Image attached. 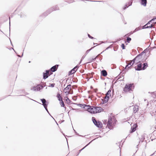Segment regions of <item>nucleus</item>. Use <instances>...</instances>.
Masks as SVG:
<instances>
[{"mask_svg": "<svg viewBox=\"0 0 156 156\" xmlns=\"http://www.w3.org/2000/svg\"><path fill=\"white\" fill-rule=\"evenodd\" d=\"M134 87L133 83L127 84L125 86L123 89V90L124 91L126 92H129L132 90V89Z\"/></svg>", "mask_w": 156, "mask_h": 156, "instance_id": "nucleus-1", "label": "nucleus"}, {"mask_svg": "<svg viewBox=\"0 0 156 156\" xmlns=\"http://www.w3.org/2000/svg\"><path fill=\"white\" fill-rule=\"evenodd\" d=\"M141 58L142 55L141 54L138 55L133 60V62L132 63V65H133L135 62L136 63L140 62L142 61Z\"/></svg>", "mask_w": 156, "mask_h": 156, "instance_id": "nucleus-2", "label": "nucleus"}, {"mask_svg": "<svg viewBox=\"0 0 156 156\" xmlns=\"http://www.w3.org/2000/svg\"><path fill=\"white\" fill-rule=\"evenodd\" d=\"M107 125L108 128L110 129H112L115 125L114 123L113 122L112 118L111 117L108 119Z\"/></svg>", "mask_w": 156, "mask_h": 156, "instance_id": "nucleus-3", "label": "nucleus"}, {"mask_svg": "<svg viewBox=\"0 0 156 156\" xmlns=\"http://www.w3.org/2000/svg\"><path fill=\"white\" fill-rule=\"evenodd\" d=\"M43 87V86L42 85H38L36 86H35L31 88V90L34 91H40Z\"/></svg>", "mask_w": 156, "mask_h": 156, "instance_id": "nucleus-4", "label": "nucleus"}, {"mask_svg": "<svg viewBox=\"0 0 156 156\" xmlns=\"http://www.w3.org/2000/svg\"><path fill=\"white\" fill-rule=\"evenodd\" d=\"M92 120L94 125L98 128H101L102 126V123L101 122H97L95 119V118L93 117Z\"/></svg>", "mask_w": 156, "mask_h": 156, "instance_id": "nucleus-5", "label": "nucleus"}, {"mask_svg": "<svg viewBox=\"0 0 156 156\" xmlns=\"http://www.w3.org/2000/svg\"><path fill=\"white\" fill-rule=\"evenodd\" d=\"M51 74H52V73L51 72H50V70H47L46 71V73H43L44 79H46L48 77V75H50Z\"/></svg>", "mask_w": 156, "mask_h": 156, "instance_id": "nucleus-6", "label": "nucleus"}, {"mask_svg": "<svg viewBox=\"0 0 156 156\" xmlns=\"http://www.w3.org/2000/svg\"><path fill=\"white\" fill-rule=\"evenodd\" d=\"M142 64L141 63L138 64L137 66L135 67V69L136 70H142Z\"/></svg>", "mask_w": 156, "mask_h": 156, "instance_id": "nucleus-7", "label": "nucleus"}, {"mask_svg": "<svg viewBox=\"0 0 156 156\" xmlns=\"http://www.w3.org/2000/svg\"><path fill=\"white\" fill-rule=\"evenodd\" d=\"M41 101L43 103L42 105L44 106V107L46 108L47 107L48 102L46 101V100L44 99H41Z\"/></svg>", "mask_w": 156, "mask_h": 156, "instance_id": "nucleus-8", "label": "nucleus"}, {"mask_svg": "<svg viewBox=\"0 0 156 156\" xmlns=\"http://www.w3.org/2000/svg\"><path fill=\"white\" fill-rule=\"evenodd\" d=\"M95 107L90 108V109H89V112L91 113L95 114L97 113V112H96Z\"/></svg>", "mask_w": 156, "mask_h": 156, "instance_id": "nucleus-9", "label": "nucleus"}, {"mask_svg": "<svg viewBox=\"0 0 156 156\" xmlns=\"http://www.w3.org/2000/svg\"><path fill=\"white\" fill-rule=\"evenodd\" d=\"M58 65H56L53 66H52L51 68V71L52 72H54L55 71L58 67Z\"/></svg>", "mask_w": 156, "mask_h": 156, "instance_id": "nucleus-10", "label": "nucleus"}, {"mask_svg": "<svg viewBox=\"0 0 156 156\" xmlns=\"http://www.w3.org/2000/svg\"><path fill=\"white\" fill-rule=\"evenodd\" d=\"M78 68L77 66H75L74 68H73L72 70L70 71V74H72L75 73L77 70V69Z\"/></svg>", "mask_w": 156, "mask_h": 156, "instance_id": "nucleus-11", "label": "nucleus"}, {"mask_svg": "<svg viewBox=\"0 0 156 156\" xmlns=\"http://www.w3.org/2000/svg\"><path fill=\"white\" fill-rule=\"evenodd\" d=\"M132 1L131 0L128 3L126 4L125 5V7H124L123 8L124 9H125L126 8L128 7V6H130L132 5Z\"/></svg>", "mask_w": 156, "mask_h": 156, "instance_id": "nucleus-12", "label": "nucleus"}, {"mask_svg": "<svg viewBox=\"0 0 156 156\" xmlns=\"http://www.w3.org/2000/svg\"><path fill=\"white\" fill-rule=\"evenodd\" d=\"M83 108L84 109H85L86 110H87L89 112V109H90V105H87L85 104L83 105Z\"/></svg>", "mask_w": 156, "mask_h": 156, "instance_id": "nucleus-13", "label": "nucleus"}, {"mask_svg": "<svg viewBox=\"0 0 156 156\" xmlns=\"http://www.w3.org/2000/svg\"><path fill=\"white\" fill-rule=\"evenodd\" d=\"M71 85L69 84L66 87L64 90V91H69L71 89Z\"/></svg>", "mask_w": 156, "mask_h": 156, "instance_id": "nucleus-14", "label": "nucleus"}, {"mask_svg": "<svg viewBox=\"0 0 156 156\" xmlns=\"http://www.w3.org/2000/svg\"><path fill=\"white\" fill-rule=\"evenodd\" d=\"M101 74L102 76H105L107 75V73L106 71L105 70H102L101 71Z\"/></svg>", "mask_w": 156, "mask_h": 156, "instance_id": "nucleus-15", "label": "nucleus"}, {"mask_svg": "<svg viewBox=\"0 0 156 156\" xmlns=\"http://www.w3.org/2000/svg\"><path fill=\"white\" fill-rule=\"evenodd\" d=\"M96 112H97V113L98 112H101L102 110V109L101 108L97 107H95Z\"/></svg>", "mask_w": 156, "mask_h": 156, "instance_id": "nucleus-16", "label": "nucleus"}, {"mask_svg": "<svg viewBox=\"0 0 156 156\" xmlns=\"http://www.w3.org/2000/svg\"><path fill=\"white\" fill-rule=\"evenodd\" d=\"M151 22L154 23H156V18L154 19H153L150 21H149L148 22V24H150Z\"/></svg>", "mask_w": 156, "mask_h": 156, "instance_id": "nucleus-17", "label": "nucleus"}, {"mask_svg": "<svg viewBox=\"0 0 156 156\" xmlns=\"http://www.w3.org/2000/svg\"><path fill=\"white\" fill-rule=\"evenodd\" d=\"M153 25L152 24H151L150 26H147L145 24V25L143 27V29H146L147 28H150L153 27Z\"/></svg>", "mask_w": 156, "mask_h": 156, "instance_id": "nucleus-18", "label": "nucleus"}, {"mask_svg": "<svg viewBox=\"0 0 156 156\" xmlns=\"http://www.w3.org/2000/svg\"><path fill=\"white\" fill-rule=\"evenodd\" d=\"M138 109L139 108L138 106H135L133 108V112L134 113H136L137 112V111L138 110Z\"/></svg>", "mask_w": 156, "mask_h": 156, "instance_id": "nucleus-19", "label": "nucleus"}, {"mask_svg": "<svg viewBox=\"0 0 156 156\" xmlns=\"http://www.w3.org/2000/svg\"><path fill=\"white\" fill-rule=\"evenodd\" d=\"M111 90H109L107 93L106 96H107L108 97H110L111 96Z\"/></svg>", "mask_w": 156, "mask_h": 156, "instance_id": "nucleus-20", "label": "nucleus"}, {"mask_svg": "<svg viewBox=\"0 0 156 156\" xmlns=\"http://www.w3.org/2000/svg\"><path fill=\"white\" fill-rule=\"evenodd\" d=\"M141 4L144 6H145L147 3L146 0H142L141 2Z\"/></svg>", "mask_w": 156, "mask_h": 156, "instance_id": "nucleus-21", "label": "nucleus"}, {"mask_svg": "<svg viewBox=\"0 0 156 156\" xmlns=\"http://www.w3.org/2000/svg\"><path fill=\"white\" fill-rule=\"evenodd\" d=\"M136 130V126L134 127H132L131 128L130 132L131 133H133Z\"/></svg>", "mask_w": 156, "mask_h": 156, "instance_id": "nucleus-22", "label": "nucleus"}, {"mask_svg": "<svg viewBox=\"0 0 156 156\" xmlns=\"http://www.w3.org/2000/svg\"><path fill=\"white\" fill-rule=\"evenodd\" d=\"M147 66L148 65L147 63H144L143 64V66L142 67V70H144L147 67Z\"/></svg>", "mask_w": 156, "mask_h": 156, "instance_id": "nucleus-23", "label": "nucleus"}, {"mask_svg": "<svg viewBox=\"0 0 156 156\" xmlns=\"http://www.w3.org/2000/svg\"><path fill=\"white\" fill-rule=\"evenodd\" d=\"M109 98V97H108L107 96H106L104 100L103 101V102L104 103H106L107 102Z\"/></svg>", "mask_w": 156, "mask_h": 156, "instance_id": "nucleus-24", "label": "nucleus"}, {"mask_svg": "<svg viewBox=\"0 0 156 156\" xmlns=\"http://www.w3.org/2000/svg\"><path fill=\"white\" fill-rule=\"evenodd\" d=\"M133 60L131 61V62L129 63L127 65H126V66L125 68H126L129 65H131V66H132L133 65H132V63H133Z\"/></svg>", "mask_w": 156, "mask_h": 156, "instance_id": "nucleus-25", "label": "nucleus"}, {"mask_svg": "<svg viewBox=\"0 0 156 156\" xmlns=\"http://www.w3.org/2000/svg\"><path fill=\"white\" fill-rule=\"evenodd\" d=\"M57 97L59 101H60L62 100V98L60 96V94H58L57 95Z\"/></svg>", "mask_w": 156, "mask_h": 156, "instance_id": "nucleus-26", "label": "nucleus"}, {"mask_svg": "<svg viewBox=\"0 0 156 156\" xmlns=\"http://www.w3.org/2000/svg\"><path fill=\"white\" fill-rule=\"evenodd\" d=\"M94 47H92L90 49H88V50H87L86 51V52L85 53V55H86L87 54H88V53L89 52V51L92 49Z\"/></svg>", "mask_w": 156, "mask_h": 156, "instance_id": "nucleus-27", "label": "nucleus"}, {"mask_svg": "<svg viewBox=\"0 0 156 156\" xmlns=\"http://www.w3.org/2000/svg\"><path fill=\"white\" fill-rule=\"evenodd\" d=\"M60 102V105H61V106L62 107H64L65 106V105L64 104V103L63 101H62V100Z\"/></svg>", "mask_w": 156, "mask_h": 156, "instance_id": "nucleus-28", "label": "nucleus"}, {"mask_svg": "<svg viewBox=\"0 0 156 156\" xmlns=\"http://www.w3.org/2000/svg\"><path fill=\"white\" fill-rule=\"evenodd\" d=\"M131 40V38L129 37H128L126 39V41L128 43H129L130 42V41Z\"/></svg>", "mask_w": 156, "mask_h": 156, "instance_id": "nucleus-29", "label": "nucleus"}, {"mask_svg": "<svg viewBox=\"0 0 156 156\" xmlns=\"http://www.w3.org/2000/svg\"><path fill=\"white\" fill-rule=\"evenodd\" d=\"M64 91V92L65 94H66V95H68L69 94V91Z\"/></svg>", "mask_w": 156, "mask_h": 156, "instance_id": "nucleus-30", "label": "nucleus"}, {"mask_svg": "<svg viewBox=\"0 0 156 156\" xmlns=\"http://www.w3.org/2000/svg\"><path fill=\"white\" fill-rule=\"evenodd\" d=\"M55 83H52L49 86V87H54L55 86Z\"/></svg>", "mask_w": 156, "mask_h": 156, "instance_id": "nucleus-31", "label": "nucleus"}, {"mask_svg": "<svg viewBox=\"0 0 156 156\" xmlns=\"http://www.w3.org/2000/svg\"><path fill=\"white\" fill-rule=\"evenodd\" d=\"M121 47L122 48V49H125V46L124 44H122L121 45Z\"/></svg>", "mask_w": 156, "mask_h": 156, "instance_id": "nucleus-32", "label": "nucleus"}, {"mask_svg": "<svg viewBox=\"0 0 156 156\" xmlns=\"http://www.w3.org/2000/svg\"><path fill=\"white\" fill-rule=\"evenodd\" d=\"M91 142H90L89 144H88L85 147H84L82 149L80 150V151L82 150L83 149L86 147Z\"/></svg>", "mask_w": 156, "mask_h": 156, "instance_id": "nucleus-33", "label": "nucleus"}, {"mask_svg": "<svg viewBox=\"0 0 156 156\" xmlns=\"http://www.w3.org/2000/svg\"><path fill=\"white\" fill-rule=\"evenodd\" d=\"M88 37L91 39H93L94 38L92 37L91 36L90 34H88Z\"/></svg>", "mask_w": 156, "mask_h": 156, "instance_id": "nucleus-34", "label": "nucleus"}, {"mask_svg": "<svg viewBox=\"0 0 156 156\" xmlns=\"http://www.w3.org/2000/svg\"><path fill=\"white\" fill-rule=\"evenodd\" d=\"M139 30V29L138 28H137L134 30V32H135L136 31H137L138 30Z\"/></svg>", "mask_w": 156, "mask_h": 156, "instance_id": "nucleus-35", "label": "nucleus"}, {"mask_svg": "<svg viewBox=\"0 0 156 156\" xmlns=\"http://www.w3.org/2000/svg\"><path fill=\"white\" fill-rule=\"evenodd\" d=\"M58 9V7H55V8H53V10H57Z\"/></svg>", "mask_w": 156, "mask_h": 156, "instance_id": "nucleus-36", "label": "nucleus"}, {"mask_svg": "<svg viewBox=\"0 0 156 156\" xmlns=\"http://www.w3.org/2000/svg\"><path fill=\"white\" fill-rule=\"evenodd\" d=\"M44 108H45V109H46V110L49 113V112L48 111V110L47 109V107H46H46H44Z\"/></svg>", "mask_w": 156, "mask_h": 156, "instance_id": "nucleus-37", "label": "nucleus"}, {"mask_svg": "<svg viewBox=\"0 0 156 156\" xmlns=\"http://www.w3.org/2000/svg\"><path fill=\"white\" fill-rule=\"evenodd\" d=\"M44 108H45V109H46V110L49 113V112L48 111V110L47 109V107H46H46H44Z\"/></svg>", "mask_w": 156, "mask_h": 156, "instance_id": "nucleus-38", "label": "nucleus"}, {"mask_svg": "<svg viewBox=\"0 0 156 156\" xmlns=\"http://www.w3.org/2000/svg\"><path fill=\"white\" fill-rule=\"evenodd\" d=\"M148 24V23L147 24H146L147 26H150V25H150V24Z\"/></svg>", "mask_w": 156, "mask_h": 156, "instance_id": "nucleus-39", "label": "nucleus"}, {"mask_svg": "<svg viewBox=\"0 0 156 156\" xmlns=\"http://www.w3.org/2000/svg\"><path fill=\"white\" fill-rule=\"evenodd\" d=\"M85 56H86V55H85V56H83V57H82V58H83L85 57Z\"/></svg>", "mask_w": 156, "mask_h": 156, "instance_id": "nucleus-40", "label": "nucleus"}, {"mask_svg": "<svg viewBox=\"0 0 156 156\" xmlns=\"http://www.w3.org/2000/svg\"><path fill=\"white\" fill-rule=\"evenodd\" d=\"M156 132V131H154V132L153 133V134H154V133H155Z\"/></svg>", "mask_w": 156, "mask_h": 156, "instance_id": "nucleus-41", "label": "nucleus"}, {"mask_svg": "<svg viewBox=\"0 0 156 156\" xmlns=\"http://www.w3.org/2000/svg\"><path fill=\"white\" fill-rule=\"evenodd\" d=\"M18 57H20V55H18Z\"/></svg>", "mask_w": 156, "mask_h": 156, "instance_id": "nucleus-42", "label": "nucleus"}, {"mask_svg": "<svg viewBox=\"0 0 156 156\" xmlns=\"http://www.w3.org/2000/svg\"><path fill=\"white\" fill-rule=\"evenodd\" d=\"M43 85L44 86H45V84H43Z\"/></svg>", "mask_w": 156, "mask_h": 156, "instance_id": "nucleus-43", "label": "nucleus"}, {"mask_svg": "<svg viewBox=\"0 0 156 156\" xmlns=\"http://www.w3.org/2000/svg\"><path fill=\"white\" fill-rule=\"evenodd\" d=\"M91 1V2H96V1Z\"/></svg>", "mask_w": 156, "mask_h": 156, "instance_id": "nucleus-44", "label": "nucleus"}, {"mask_svg": "<svg viewBox=\"0 0 156 156\" xmlns=\"http://www.w3.org/2000/svg\"><path fill=\"white\" fill-rule=\"evenodd\" d=\"M67 99H68V100H69V99H68V98H67Z\"/></svg>", "mask_w": 156, "mask_h": 156, "instance_id": "nucleus-45", "label": "nucleus"}, {"mask_svg": "<svg viewBox=\"0 0 156 156\" xmlns=\"http://www.w3.org/2000/svg\"><path fill=\"white\" fill-rule=\"evenodd\" d=\"M30 61H29V63H30Z\"/></svg>", "mask_w": 156, "mask_h": 156, "instance_id": "nucleus-46", "label": "nucleus"}, {"mask_svg": "<svg viewBox=\"0 0 156 156\" xmlns=\"http://www.w3.org/2000/svg\"><path fill=\"white\" fill-rule=\"evenodd\" d=\"M94 140V139L92 141H93Z\"/></svg>", "mask_w": 156, "mask_h": 156, "instance_id": "nucleus-47", "label": "nucleus"}, {"mask_svg": "<svg viewBox=\"0 0 156 156\" xmlns=\"http://www.w3.org/2000/svg\"><path fill=\"white\" fill-rule=\"evenodd\" d=\"M94 140V139L92 141H93Z\"/></svg>", "mask_w": 156, "mask_h": 156, "instance_id": "nucleus-48", "label": "nucleus"}, {"mask_svg": "<svg viewBox=\"0 0 156 156\" xmlns=\"http://www.w3.org/2000/svg\"><path fill=\"white\" fill-rule=\"evenodd\" d=\"M94 140V139L92 141H93Z\"/></svg>", "mask_w": 156, "mask_h": 156, "instance_id": "nucleus-49", "label": "nucleus"}]
</instances>
